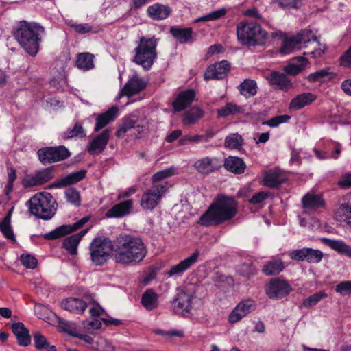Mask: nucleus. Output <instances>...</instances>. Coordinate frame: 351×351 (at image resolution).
Returning <instances> with one entry per match:
<instances>
[{
  "mask_svg": "<svg viewBox=\"0 0 351 351\" xmlns=\"http://www.w3.org/2000/svg\"><path fill=\"white\" fill-rule=\"evenodd\" d=\"M147 250L142 239L129 234H121L114 241V259L122 265H134L144 260Z\"/></svg>",
  "mask_w": 351,
  "mask_h": 351,
  "instance_id": "f257e3e1",
  "label": "nucleus"
},
{
  "mask_svg": "<svg viewBox=\"0 0 351 351\" xmlns=\"http://www.w3.org/2000/svg\"><path fill=\"white\" fill-rule=\"evenodd\" d=\"M308 49L304 55L317 58L325 53L327 47L317 40L312 30L303 29L295 36L285 37L280 52L283 54H289L295 49Z\"/></svg>",
  "mask_w": 351,
  "mask_h": 351,
  "instance_id": "f03ea898",
  "label": "nucleus"
},
{
  "mask_svg": "<svg viewBox=\"0 0 351 351\" xmlns=\"http://www.w3.org/2000/svg\"><path fill=\"white\" fill-rule=\"evenodd\" d=\"M234 198L219 195L208 210L201 216L198 223L204 226L219 225L231 219L237 213Z\"/></svg>",
  "mask_w": 351,
  "mask_h": 351,
  "instance_id": "7ed1b4c3",
  "label": "nucleus"
},
{
  "mask_svg": "<svg viewBox=\"0 0 351 351\" xmlns=\"http://www.w3.org/2000/svg\"><path fill=\"white\" fill-rule=\"evenodd\" d=\"M44 28L36 23L23 22L15 32L14 36L20 45L31 56L39 49Z\"/></svg>",
  "mask_w": 351,
  "mask_h": 351,
  "instance_id": "20e7f679",
  "label": "nucleus"
},
{
  "mask_svg": "<svg viewBox=\"0 0 351 351\" xmlns=\"http://www.w3.org/2000/svg\"><path fill=\"white\" fill-rule=\"evenodd\" d=\"M29 212L39 219L49 220L56 214L57 203L51 193H36L27 202Z\"/></svg>",
  "mask_w": 351,
  "mask_h": 351,
  "instance_id": "39448f33",
  "label": "nucleus"
},
{
  "mask_svg": "<svg viewBox=\"0 0 351 351\" xmlns=\"http://www.w3.org/2000/svg\"><path fill=\"white\" fill-rule=\"evenodd\" d=\"M237 35L243 45L256 46L263 45L267 38V33L261 26L252 21H242L237 25Z\"/></svg>",
  "mask_w": 351,
  "mask_h": 351,
  "instance_id": "423d86ee",
  "label": "nucleus"
},
{
  "mask_svg": "<svg viewBox=\"0 0 351 351\" xmlns=\"http://www.w3.org/2000/svg\"><path fill=\"white\" fill-rule=\"evenodd\" d=\"M157 45L158 39L154 36H142L134 49L135 56L133 62L141 65L144 69L149 70L157 58Z\"/></svg>",
  "mask_w": 351,
  "mask_h": 351,
  "instance_id": "0eeeda50",
  "label": "nucleus"
},
{
  "mask_svg": "<svg viewBox=\"0 0 351 351\" xmlns=\"http://www.w3.org/2000/svg\"><path fill=\"white\" fill-rule=\"evenodd\" d=\"M90 257L95 265H101L107 261L114 243L108 238H95L90 245Z\"/></svg>",
  "mask_w": 351,
  "mask_h": 351,
  "instance_id": "6e6552de",
  "label": "nucleus"
},
{
  "mask_svg": "<svg viewBox=\"0 0 351 351\" xmlns=\"http://www.w3.org/2000/svg\"><path fill=\"white\" fill-rule=\"evenodd\" d=\"M167 182L153 184L141 197L140 205L144 210L154 209L161 200L162 197L168 191Z\"/></svg>",
  "mask_w": 351,
  "mask_h": 351,
  "instance_id": "1a4fd4ad",
  "label": "nucleus"
},
{
  "mask_svg": "<svg viewBox=\"0 0 351 351\" xmlns=\"http://www.w3.org/2000/svg\"><path fill=\"white\" fill-rule=\"evenodd\" d=\"M195 298L193 291L184 287L178 293L172 302L173 311L176 314L188 317L191 315L192 302Z\"/></svg>",
  "mask_w": 351,
  "mask_h": 351,
  "instance_id": "9d476101",
  "label": "nucleus"
},
{
  "mask_svg": "<svg viewBox=\"0 0 351 351\" xmlns=\"http://www.w3.org/2000/svg\"><path fill=\"white\" fill-rule=\"evenodd\" d=\"M39 161L43 165L51 164L64 160L70 156V152L64 146L46 147L37 151Z\"/></svg>",
  "mask_w": 351,
  "mask_h": 351,
  "instance_id": "9b49d317",
  "label": "nucleus"
},
{
  "mask_svg": "<svg viewBox=\"0 0 351 351\" xmlns=\"http://www.w3.org/2000/svg\"><path fill=\"white\" fill-rule=\"evenodd\" d=\"M54 178V168L52 167L36 171L33 173L25 174L21 183L25 188L41 186Z\"/></svg>",
  "mask_w": 351,
  "mask_h": 351,
  "instance_id": "f8f14e48",
  "label": "nucleus"
},
{
  "mask_svg": "<svg viewBox=\"0 0 351 351\" xmlns=\"http://www.w3.org/2000/svg\"><path fill=\"white\" fill-rule=\"evenodd\" d=\"M292 289L290 285L284 280L275 278L266 285L265 293L270 298L280 299L289 294Z\"/></svg>",
  "mask_w": 351,
  "mask_h": 351,
  "instance_id": "ddd939ff",
  "label": "nucleus"
},
{
  "mask_svg": "<svg viewBox=\"0 0 351 351\" xmlns=\"http://www.w3.org/2000/svg\"><path fill=\"white\" fill-rule=\"evenodd\" d=\"M256 307V302L252 299L241 301L229 315V322L236 323L243 317L254 311Z\"/></svg>",
  "mask_w": 351,
  "mask_h": 351,
  "instance_id": "4468645a",
  "label": "nucleus"
},
{
  "mask_svg": "<svg viewBox=\"0 0 351 351\" xmlns=\"http://www.w3.org/2000/svg\"><path fill=\"white\" fill-rule=\"evenodd\" d=\"M88 221V217H85L72 225L60 226L55 230L45 234L43 237L48 240L60 238L82 228Z\"/></svg>",
  "mask_w": 351,
  "mask_h": 351,
  "instance_id": "2eb2a0df",
  "label": "nucleus"
},
{
  "mask_svg": "<svg viewBox=\"0 0 351 351\" xmlns=\"http://www.w3.org/2000/svg\"><path fill=\"white\" fill-rule=\"evenodd\" d=\"M230 69V64L226 60L217 62L208 66L204 77L206 80L223 79L227 75Z\"/></svg>",
  "mask_w": 351,
  "mask_h": 351,
  "instance_id": "dca6fc26",
  "label": "nucleus"
},
{
  "mask_svg": "<svg viewBox=\"0 0 351 351\" xmlns=\"http://www.w3.org/2000/svg\"><path fill=\"white\" fill-rule=\"evenodd\" d=\"M146 82L138 75H133L120 92L121 96H132L142 91L146 87Z\"/></svg>",
  "mask_w": 351,
  "mask_h": 351,
  "instance_id": "f3484780",
  "label": "nucleus"
},
{
  "mask_svg": "<svg viewBox=\"0 0 351 351\" xmlns=\"http://www.w3.org/2000/svg\"><path fill=\"white\" fill-rule=\"evenodd\" d=\"M110 138V130L106 129L94 138L89 143L87 150L91 155L101 153L106 147Z\"/></svg>",
  "mask_w": 351,
  "mask_h": 351,
  "instance_id": "a211bd4d",
  "label": "nucleus"
},
{
  "mask_svg": "<svg viewBox=\"0 0 351 351\" xmlns=\"http://www.w3.org/2000/svg\"><path fill=\"white\" fill-rule=\"evenodd\" d=\"M199 256V252L196 250L191 256L171 267V268L167 271L168 276H173L182 274L186 270L197 262Z\"/></svg>",
  "mask_w": 351,
  "mask_h": 351,
  "instance_id": "6ab92c4d",
  "label": "nucleus"
},
{
  "mask_svg": "<svg viewBox=\"0 0 351 351\" xmlns=\"http://www.w3.org/2000/svg\"><path fill=\"white\" fill-rule=\"evenodd\" d=\"M86 173V170H80L78 171L71 173L66 176V177L58 181H56L51 184L49 185L47 188L49 189L53 188H63L70 184H75L81 181L85 177Z\"/></svg>",
  "mask_w": 351,
  "mask_h": 351,
  "instance_id": "aec40b11",
  "label": "nucleus"
},
{
  "mask_svg": "<svg viewBox=\"0 0 351 351\" xmlns=\"http://www.w3.org/2000/svg\"><path fill=\"white\" fill-rule=\"evenodd\" d=\"M119 109L117 106H113L107 111L104 113L99 114L95 120V131L98 132L99 130L104 128L109 123L114 121L117 117Z\"/></svg>",
  "mask_w": 351,
  "mask_h": 351,
  "instance_id": "412c9836",
  "label": "nucleus"
},
{
  "mask_svg": "<svg viewBox=\"0 0 351 351\" xmlns=\"http://www.w3.org/2000/svg\"><path fill=\"white\" fill-rule=\"evenodd\" d=\"M302 207L306 210H312L325 206L322 195L312 193H306L302 199Z\"/></svg>",
  "mask_w": 351,
  "mask_h": 351,
  "instance_id": "4be33fe9",
  "label": "nucleus"
},
{
  "mask_svg": "<svg viewBox=\"0 0 351 351\" xmlns=\"http://www.w3.org/2000/svg\"><path fill=\"white\" fill-rule=\"evenodd\" d=\"M195 96V93L191 89L181 92L173 102L174 110L177 112L183 110L191 104Z\"/></svg>",
  "mask_w": 351,
  "mask_h": 351,
  "instance_id": "5701e85b",
  "label": "nucleus"
},
{
  "mask_svg": "<svg viewBox=\"0 0 351 351\" xmlns=\"http://www.w3.org/2000/svg\"><path fill=\"white\" fill-rule=\"evenodd\" d=\"M62 307L70 312L81 314L83 313L87 307L86 302L77 298H69L61 302Z\"/></svg>",
  "mask_w": 351,
  "mask_h": 351,
  "instance_id": "b1692460",
  "label": "nucleus"
},
{
  "mask_svg": "<svg viewBox=\"0 0 351 351\" xmlns=\"http://www.w3.org/2000/svg\"><path fill=\"white\" fill-rule=\"evenodd\" d=\"M134 202L132 199L123 201L113 206L106 213V216L108 217H122L130 213L132 208Z\"/></svg>",
  "mask_w": 351,
  "mask_h": 351,
  "instance_id": "393cba45",
  "label": "nucleus"
},
{
  "mask_svg": "<svg viewBox=\"0 0 351 351\" xmlns=\"http://www.w3.org/2000/svg\"><path fill=\"white\" fill-rule=\"evenodd\" d=\"M13 333L16 337L18 343L21 346H27L31 342L29 330L22 322L14 323L12 326Z\"/></svg>",
  "mask_w": 351,
  "mask_h": 351,
  "instance_id": "a878e982",
  "label": "nucleus"
},
{
  "mask_svg": "<svg viewBox=\"0 0 351 351\" xmlns=\"http://www.w3.org/2000/svg\"><path fill=\"white\" fill-rule=\"evenodd\" d=\"M336 73L330 71L329 67L324 68L316 72L310 73L307 77V80L311 83H324L334 79Z\"/></svg>",
  "mask_w": 351,
  "mask_h": 351,
  "instance_id": "bb28decb",
  "label": "nucleus"
},
{
  "mask_svg": "<svg viewBox=\"0 0 351 351\" xmlns=\"http://www.w3.org/2000/svg\"><path fill=\"white\" fill-rule=\"evenodd\" d=\"M147 12L149 16L152 19L163 20L169 16L171 10L168 6L155 3L148 7Z\"/></svg>",
  "mask_w": 351,
  "mask_h": 351,
  "instance_id": "cd10ccee",
  "label": "nucleus"
},
{
  "mask_svg": "<svg viewBox=\"0 0 351 351\" xmlns=\"http://www.w3.org/2000/svg\"><path fill=\"white\" fill-rule=\"evenodd\" d=\"M316 99V96L311 93H305L294 97L289 104V108L299 110L311 104Z\"/></svg>",
  "mask_w": 351,
  "mask_h": 351,
  "instance_id": "c85d7f7f",
  "label": "nucleus"
},
{
  "mask_svg": "<svg viewBox=\"0 0 351 351\" xmlns=\"http://www.w3.org/2000/svg\"><path fill=\"white\" fill-rule=\"evenodd\" d=\"M87 230H83L80 232L73 234L66 237L63 243V247L72 255H75L77 253V246L82 239V237L85 235Z\"/></svg>",
  "mask_w": 351,
  "mask_h": 351,
  "instance_id": "c756f323",
  "label": "nucleus"
},
{
  "mask_svg": "<svg viewBox=\"0 0 351 351\" xmlns=\"http://www.w3.org/2000/svg\"><path fill=\"white\" fill-rule=\"evenodd\" d=\"M267 78L271 84L276 85L282 90H287L292 86L286 74L278 71L271 72Z\"/></svg>",
  "mask_w": 351,
  "mask_h": 351,
  "instance_id": "7c9ffc66",
  "label": "nucleus"
},
{
  "mask_svg": "<svg viewBox=\"0 0 351 351\" xmlns=\"http://www.w3.org/2000/svg\"><path fill=\"white\" fill-rule=\"evenodd\" d=\"M224 167L229 171L241 174L244 172L246 165L241 158L236 156H229L225 160Z\"/></svg>",
  "mask_w": 351,
  "mask_h": 351,
  "instance_id": "2f4dec72",
  "label": "nucleus"
},
{
  "mask_svg": "<svg viewBox=\"0 0 351 351\" xmlns=\"http://www.w3.org/2000/svg\"><path fill=\"white\" fill-rule=\"evenodd\" d=\"M194 167L199 173L204 174L211 173L217 168L215 160L209 157H204L197 160L194 164Z\"/></svg>",
  "mask_w": 351,
  "mask_h": 351,
  "instance_id": "473e14b6",
  "label": "nucleus"
},
{
  "mask_svg": "<svg viewBox=\"0 0 351 351\" xmlns=\"http://www.w3.org/2000/svg\"><path fill=\"white\" fill-rule=\"evenodd\" d=\"M204 111L198 107H193L183 114L182 123L191 125L196 123L204 117Z\"/></svg>",
  "mask_w": 351,
  "mask_h": 351,
  "instance_id": "72a5a7b5",
  "label": "nucleus"
},
{
  "mask_svg": "<svg viewBox=\"0 0 351 351\" xmlns=\"http://www.w3.org/2000/svg\"><path fill=\"white\" fill-rule=\"evenodd\" d=\"M298 64H290L285 67L287 74L295 75L302 71L310 64V62L304 56H298L294 58Z\"/></svg>",
  "mask_w": 351,
  "mask_h": 351,
  "instance_id": "f704fd0d",
  "label": "nucleus"
},
{
  "mask_svg": "<svg viewBox=\"0 0 351 351\" xmlns=\"http://www.w3.org/2000/svg\"><path fill=\"white\" fill-rule=\"evenodd\" d=\"M322 241L331 249L351 258V246L346 244L343 241L326 238L322 239Z\"/></svg>",
  "mask_w": 351,
  "mask_h": 351,
  "instance_id": "c9c22d12",
  "label": "nucleus"
},
{
  "mask_svg": "<svg viewBox=\"0 0 351 351\" xmlns=\"http://www.w3.org/2000/svg\"><path fill=\"white\" fill-rule=\"evenodd\" d=\"M170 33L180 43H186L190 41L193 33L191 27H172L170 29Z\"/></svg>",
  "mask_w": 351,
  "mask_h": 351,
  "instance_id": "e433bc0d",
  "label": "nucleus"
},
{
  "mask_svg": "<svg viewBox=\"0 0 351 351\" xmlns=\"http://www.w3.org/2000/svg\"><path fill=\"white\" fill-rule=\"evenodd\" d=\"M141 303L147 310L152 311L158 306V295L153 289H147L142 295Z\"/></svg>",
  "mask_w": 351,
  "mask_h": 351,
  "instance_id": "4c0bfd02",
  "label": "nucleus"
},
{
  "mask_svg": "<svg viewBox=\"0 0 351 351\" xmlns=\"http://www.w3.org/2000/svg\"><path fill=\"white\" fill-rule=\"evenodd\" d=\"M244 112V108L232 102H228L224 106L217 110V114L221 117L228 116H234L241 114Z\"/></svg>",
  "mask_w": 351,
  "mask_h": 351,
  "instance_id": "58836bf2",
  "label": "nucleus"
},
{
  "mask_svg": "<svg viewBox=\"0 0 351 351\" xmlns=\"http://www.w3.org/2000/svg\"><path fill=\"white\" fill-rule=\"evenodd\" d=\"M257 88L256 81L252 79H245L239 86L240 93L245 97L255 95Z\"/></svg>",
  "mask_w": 351,
  "mask_h": 351,
  "instance_id": "ea45409f",
  "label": "nucleus"
},
{
  "mask_svg": "<svg viewBox=\"0 0 351 351\" xmlns=\"http://www.w3.org/2000/svg\"><path fill=\"white\" fill-rule=\"evenodd\" d=\"M285 268L283 262L280 259H276L267 263L263 268V272L266 276L277 275Z\"/></svg>",
  "mask_w": 351,
  "mask_h": 351,
  "instance_id": "a19ab883",
  "label": "nucleus"
},
{
  "mask_svg": "<svg viewBox=\"0 0 351 351\" xmlns=\"http://www.w3.org/2000/svg\"><path fill=\"white\" fill-rule=\"evenodd\" d=\"M94 56L90 53H79L77 60V66L83 70H90L94 67Z\"/></svg>",
  "mask_w": 351,
  "mask_h": 351,
  "instance_id": "79ce46f5",
  "label": "nucleus"
},
{
  "mask_svg": "<svg viewBox=\"0 0 351 351\" xmlns=\"http://www.w3.org/2000/svg\"><path fill=\"white\" fill-rule=\"evenodd\" d=\"M283 182V178L276 172L266 173L263 180V184L270 188H276Z\"/></svg>",
  "mask_w": 351,
  "mask_h": 351,
  "instance_id": "37998d69",
  "label": "nucleus"
},
{
  "mask_svg": "<svg viewBox=\"0 0 351 351\" xmlns=\"http://www.w3.org/2000/svg\"><path fill=\"white\" fill-rule=\"evenodd\" d=\"M86 136V133L84 128L78 122H76L72 129H68L66 132L62 134V137L64 139H70L74 137L84 138Z\"/></svg>",
  "mask_w": 351,
  "mask_h": 351,
  "instance_id": "c03bdc74",
  "label": "nucleus"
},
{
  "mask_svg": "<svg viewBox=\"0 0 351 351\" xmlns=\"http://www.w3.org/2000/svg\"><path fill=\"white\" fill-rule=\"evenodd\" d=\"M339 212L342 213L348 220V223L351 224V193L343 196V202L339 206Z\"/></svg>",
  "mask_w": 351,
  "mask_h": 351,
  "instance_id": "a18cd8bd",
  "label": "nucleus"
},
{
  "mask_svg": "<svg viewBox=\"0 0 351 351\" xmlns=\"http://www.w3.org/2000/svg\"><path fill=\"white\" fill-rule=\"evenodd\" d=\"M243 144V138L238 133L231 134L225 138V146L230 149H239Z\"/></svg>",
  "mask_w": 351,
  "mask_h": 351,
  "instance_id": "49530a36",
  "label": "nucleus"
},
{
  "mask_svg": "<svg viewBox=\"0 0 351 351\" xmlns=\"http://www.w3.org/2000/svg\"><path fill=\"white\" fill-rule=\"evenodd\" d=\"M327 293L324 291L317 292L305 299L302 302V306L305 308L313 306L320 302L321 300L327 298Z\"/></svg>",
  "mask_w": 351,
  "mask_h": 351,
  "instance_id": "de8ad7c7",
  "label": "nucleus"
},
{
  "mask_svg": "<svg viewBox=\"0 0 351 351\" xmlns=\"http://www.w3.org/2000/svg\"><path fill=\"white\" fill-rule=\"evenodd\" d=\"M176 174V169L175 167H170L166 169L161 170L154 174L152 181L154 184H159L163 180L169 178Z\"/></svg>",
  "mask_w": 351,
  "mask_h": 351,
  "instance_id": "09e8293b",
  "label": "nucleus"
},
{
  "mask_svg": "<svg viewBox=\"0 0 351 351\" xmlns=\"http://www.w3.org/2000/svg\"><path fill=\"white\" fill-rule=\"evenodd\" d=\"M226 12V10L223 8L217 10L213 11L205 16L197 18V19L195 20V22L199 23V22L215 21V20L220 19L223 16H224Z\"/></svg>",
  "mask_w": 351,
  "mask_h": 351,
  "instance_id": "8fccbe9b",
  "label": "nucleus"
},
{
  "mask_svg": "<svg viewBox=\"0 0 351 351\" xmlns=\"http://www.w3.org/2000/svg\"><path fill=\"white\" fill-rule=\"evenodd\" d=\"M324 256V254L319 250L307 248L306 261L310 263H319Z\"/></svg>",
  "mask_w": 351,
  "mask_h": 351,
  "instance_id": "3c124183",
  "label": "nucleus"
},
{
  "mask_svg": "<svg viewBox=\"0 0 351 351\" xmlns=\"http://www.w3.org/2000/svg\"><path fill=\"white\" fill-rule=\"evenodd\" d=\"M136 121L134 119H124L121 128L116 132V136L118 137L123 136L129 130L136 128Z\"/></svg>",
  "mask_w": 351,
  "mask_h": 351,
  "instance_id": "603ef678",
  "label": "nucleus"
},
{
  "mask_svg": "<svg viewBox=\"0 0 351 351\" xmlns=\"http://www.w3.org/2000/svg\"><path fill=\"white\" fill-rule=\"evenodd\" d=\"M64 194L66 200L69 203L75 206L80 204V195L77 190L74 188H69L65 191Z\"/></svg>",
  "mask_w": 351,
  "mask_h": 351,
  "instance_id": "864d4df0",
  "label": "nucleus"
},
{
  "mask_svg": "<svg viewBox=\"0 0 351 351\" xmlns=\"http://www.w3.org/2000/svg\"><path fill=\"white\" fill-rule=\"evenodd\" d=\"M0 230L7 239L12 241L14 240V235L11 228L10 217L8 215L6 216L3 221L0 223Z\"/></svg>",
  "mask_w": 351,
  "mask_h": 351,
  "instance_id": "5fc2aeb1",
  "label": "nucleus"
},
{
  "mask_svg": "<svg viewBox=\"0 0 351 351\" xmlns=\"http://www.w3.org/2000/svg\"><path fill=\"white\" fill-rule=\"evenodd\" d=\"M34 341L35 346L38 350H46L47 349L50 345L49 342L47 341L45 336H43L40 332H36L33 335Z\"/></svg>",
  "mask_w": 351,
  "mask_h": 351,
  "instance_id": "6e6d98bb",
  "label": "nucleus"
},
{
  "mask_svg": "<svg viewBox=\"0 0 351 351\" xmlns=\"http://www.w3.org/2000/svg\"><path fill=\"white\" fill-rule=\"evenodd\" d=\"M291 117L287 114L279 115L263 122L264 125H267L271 128L278 126L281 123L287 122L290 119Z\"/></svg>",
  "mask_w": 351,
  "mask_h": 351,
  "instance_id": "4d7b16f0",
  "label": "nucleus"
},
{
  "mask_svg": "<svg viewBox=\"0 0 351 351\" xmlns=\"http://www.w3.org/2000/svg\"><path fill=\"white\" fill-rule=\"evenodd\" d=\"M202 141L201 135H185L179 140V145H185L189 143H198Z\"/></svg>",
  "mask_w": 351,
  "mask_h": 351,
  "instance_id": "13d9d810",
  "label": "nucleus"
},
{
  "mask_svg": "<svg viewBox=\"0 0 351 351\" xmlns=\"http://www.w3.org/2000/svg\"><path fill=\"white\" fill-rule=\"evenodd\" d=\"M335 291L342 295L351 293V281H343L335 287Z\"/></svg>",
  "mask_w": 351,
  "mask_h": 351,
  "instance_id": "bf43d9fd",
  "label": "nucleus"
},
{
  "mask_svg": "<svg viewBox=\"0 0 351 351\" xmlns=\"http://www.w3.org/2000/svg\"><path fill=\"white\" fill-rule=\"evenodd\" d=\"M21 263L27 268L34 269L37 265V260L29 254H22L21 256Z\"/></svg>",
  "mask_w": 351,
  "mask_h": 351,
  "instance_id": "052dcab7",
  "label": "nucleus"
},
{
  "mask_svg": "<svg viewBox=\"0 0 351 351\" xmlns=\"http://www.w3.org/2000/svg\"><path fill=\"white\" fill-rule=\"evenodd\" d=\"M307 248L298 249L290 252L289 256L292 260L306 261Z\"/></svg>",
  "mask_w": 351,
  "mask_h": 351,
  "instance_id": "680f3d73",
  "label": "nucleus"
},
{
  "mask_svg": "<svg viewBox=\"0 0 351 351\" xmlns=\"http://www.w3.org/2000/svg\"><path fill=\"white\" fill-rule=\"evenodd\" d=\"M156 333L166 337H184L183 330H179L177 329H170L169 330H156Z\"/></svg>",
  "mask_w": 351,
  "mask_h": 351,
  "instance_id": "e2e57ef3",
  "label": "nucleus"
},
{
  "mask_svg": "<svg viewBox=\"0 0 351 351\" xmlns=\"http://www.w3.org/2000/svg\"><path fill=\"white\" fill-rule=\"evenodd\" d=\"M59 328L62 331L68 333L71 336L75 337V335H77L75 328L66 321L60 320Z\"/></svg>",
  "mask_w": 351,
  "mask_h": 351,
  "instance_id": "0e129e2a",
  "label": "nucleus"
},
{
  "mask_svg": "<svg viewBox=\"0 0 351 351\" xmlns=\"http://www.w3.org/2000/svg\"><path fill=\"white\" fill-rule=\"evenodd\" d=\"M339 64L342 66L351 68V47L341 56Z\"/></svg>",
  "mask_w": 351,
  "mask_h": 351,
  "instance_id": "69168bd1",
  "label": "nucleus"
},
{
  "mask_svg": "<svg viewBox=\"0 0 351 351\" xmlns=\"http://www.w3.org/2000/svg\"><path fill=\"white\" fill-rule=\"evenodd\" d=\"M269 195V193L265 191H260L255 193L250 199V202L253 204H260L266 199Z\"/></svg>",
  "mask_w": 351,
  "mask_h": 351,
  "instance_id": "338daca9",
  "label": "nucleus"
},
{
  "mask_svg": "<svg viewBox=\"0 0 351 351\" xmlns=\"http://www.w3.org/2000/svg\"><path fill=\"white\" fill-rule=\"evenodd\" d=\"M298 0H274L280 8L283 9H290L298 6Z\"/></svg>",
  "mask_w": 351,
  "mask_h": 351,
  "instance_id": "774afa93",
  "label": "nucleus"
}]
</instances>
